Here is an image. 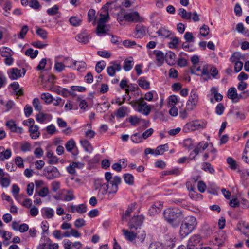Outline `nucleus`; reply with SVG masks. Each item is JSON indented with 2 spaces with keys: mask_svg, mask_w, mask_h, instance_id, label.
Here are the masks:
<instances>
[{
  "mask_svg": "<svg viewBox=\"0 0 249 249\" xmlns=\"http://www.w3.org/2000/svg\"><path fill=\"white\" fill-rule=\"evenodd\" d=\"M163 215L165 219L174 227L178 226L184 216L181 209L177 207L166 209Z\"/></svg>",
  "mask_w": 249,
  "mask_h": 249,
  "instance_id": "obj_1",
  "label": "nucleus"
},
{
  "mask_svg": "<svg viewBox=\"0 0 249 249\" xmlns=\"http://www.w3.org/2000/svg\"><path fill=\"white\" fill-rule=\"evenodd\" d=\"M115 4L114 2L107 3L102 8V11L100 14V17L98 25L97 26L96 33L98 36H101L105 34L108 30H106L105 23L107 22L109 19V16L108 12L109 5Z\"/></svg>",
  "mask_w": 249,
  "mask_h": 249,
  "instance_id": "obj_2",
  "label": "nucleus"
},
{
  "mask_svg": "<svg viewBox=\"0 0 249 249\" xmlns=\"http://www.w3.org/2000/svg\"><path fill=\"white\" fill-rule=\"evenodd\" d=\"M121 182V178L120 177L116 176L113 178V180L110 181L111 186H109V183H105L98 192L99 196H103L107 194L108 191V195L112 197L114 194L116 193L118 189V185Z\"/></svg>",
  "mask_w": 249,
  "mask_h": 249,
  "instance_id": "obj_3",
  "label": "nucleus"
},
{
  "mask_svg": "<svg viewBox=\"0 0 249 249\" xmlns=\"http://www.w3.org/2000/svg\"><path fill=\"white\" fill-rule=\"evenodd\" d=\"M197 225L196 218L192 216L186 217L180 225L179 234L182 237L189 235L196 228Z\"/></svg>",
  "mask_w": 249,
  "mask_h": 249,
  "instance_id": "obj_4",
  "label": "nucleus"
},
{
  "mask_svg": "<svg viewBox=\"0 0 249 249\" xmlns=\"http://www.w3.org/2000/svg\"><path fill=\"white\" fill-rule=\"evenodd\" d=\"M206 127V124L201 123L199 121L195 120L186 124L183 129L185 132L193 131L196 129L204 128Z\"/></svg>",
  "mask_w": 249,
  "mask_h": 249,
  "instance_id": "obj_5",
  "label": "nucleus"
},
{
  "mask_svg": "<svg viewBox=\"0 0 249 249\" xmlns=\"http://www.w3.org/2000/svg\"><path fill=\"white\" fill-rule=\"evenodd\" d=\"M199 97L196 90L191 91L189 99L187 102V110H192L194 109L198 102Z\"/></svg>",
  "mask_w": 249,
  "mask_h": 249,
  "instance_id": "obj_6",
  "label": "nucleus"
},
{
  "mask_svg": "<svg viewBox=\"0 0 249 249\" xmlns=\"http://www.w3.org/2000/svg\"><path fill=\"white\" fill-rule=\"evenodd\" d=\"M144 217L142 215H139L134 216L132 217L129 222V228L131 230H137L140 228V226L143 223Z\"/></svg>",
  "mask_w": 249,
  "mask_h": 249,
  "instance_id": "obj_7",
  "label": "nucleus"
},
{
  "mask_svg": "<svg viewBox=\"0 0 249 249\" xmlns=\"http://www.w3.org/2000/svg\"><path fill=\"white\" fill-rule=\"evenodd\" d=\"M201 242V237L199 235H194L188 240L187 249H196L197 246Z\"/></svg>",
  "mask_w": 249,
  "mask_h": 249,
  "instance_id": "obj_8",
  "label": "nucleus"
},
{
  "mask_svg": "<svg viewBox=\"0 0 249 249\" xmlns=\"http://www.w3.org/2000/svg\"><path fill=\"white\" fill-rule=\"evenodd\" d=\"M110 66L107 67V71L109 76H114L116 71H119L121 70V65L117 63L115 61L111 62Z\"/></svg>",
  "mask_w": 249,
  "mask_h": 249,
  "instance_id": "obj_9",
  "label": "nucleus"
},
{
  "mask_svg": "<svg viewBox=\"0 0 249 249\" xmlns=\"http://www.w3.org/2000/svg\"><path fill=\"white\" fill-rule=\"evenodd\" d=\"M126 21L131 22H142V18L140 17L138 12L126 13Z\"/></svg>",
  "mask_w": 249,
  "mask_h": 249,
  "instance_id": "obj_10",
  "label": "nucleus"
},
{
  "mask_svg": "<svg viewBox=\"0 0 249 249\" xmlns=\"http://www.w3.org/2000/svg\"><path fill=\"white\" fill-rule=\"evenodd\" d=\"M8 73L9 77L11 80H15L22 76L21 70L16 68L10 69Z\"/></svg>",
  "mask_w": 249,
  "mask_h": 249,
  "instance_id": "obj_11",
  "label": "nucleus"
},
{
  "mask_svg": "<svg viewBox=\"0 0 249 249\" xmlns=\"http://www.w3.org/2000/svg\"><path fill=\"white\" fill-rule=\"evenodd\" d=\"M145 34V27L140 24H137L135 27L134 35L137 38H142Z\"/></svg>",
  "mask_w": 249,
  "mask_h": 249,
  "instance_id": "obj_12",
  "label": "nucleus"
},
{
  "mask_svg": "<svg viewBox=\"0 0 249 249\" xmlns=\"http://www.w3.org/2000/svg\"><path fill=\"white\" fill-rule=\"evenodd\" d=\"M29 131L30 136L32 139H36L40 135L39 131V127L37 125H35L29 127Z\"/></svg>",
  "mask_w": 249,
  "mask_h": 249,
  "instance_id": "obj_13",
  "label": "nucleus"
},
{
  "mask_svg": "<svg viewBox=\"0 0 249 249\" xmlns=\"http://www.w3.org/2000/svg\"><path fill=\"white\" fill-rule=\"evenodd\" d=\"M227 96L229 98L232 100L239 99L243 98L241 94L239 95L237 94L236 89L234 87L230 88L229 89Z\"/></svg>",
  "mask_w": 249,
  "mask_h": 249,
  "instance_id": "obj_14",
  "label": "nucleus"
},
{
  "mask_svg": "<svg viewBox=\"0 0 249 249\" xmlns=\"http://www.w3.org/2000/svg\"><path fill=\"white\" fill-rule=\"evenodd\" d=\"M175 54L171 51L167 52L165 55V60L168 64L171 66L175 63Z\"/></svg>",
  "mask_w": 249,
  "mask_h": 249,
  "instance_id": "obj_15",
  "label": "nucleus"
},
{
  "mask_svg": "<svg viewBox=\"0 0 249 249\" xmlns=\"http://www.w3.org/2000/svg\"><path fill=\"white\" fill-rule=\"evenodd\" d=\"M154 54L156 57V60L158 62V65L160 66L165 60V56L163 53L160 50H155L154 51Z\"/></svg>",
  "mask_w": 249,
  "mask_h": 249,
  "instance_id": "obj_16",
  "label": "nucleus"
},
{
  "mask_svg": "<svg viewBox=\"0 0 249 249\" xmlns=\"http://www.w3.org/2000/svg\"><path fill=\"white\" fill-rule=\"evenodd\" d=\"M42 213L43 217L47 219L52 218L54 215V210L50 208H45L43 209Z\"/></svg>",
  "mask_w": 249,
  "mask_h": 249,
  "instance_id": "obj_17",
  "label": "nucleus"
},
{
  "mask_svg": "<svg viewBox=\"0 0 249 249\" xmlns=\"http://www.w3.org/2000/svg\"><path fill=\"white\" fill-rule=\"evenodd\" d=\"M76 40L84 44L87 43L89 41V36L85 33L79 34L75 36Z\"/></svg>",
  "mask_w": 249,
  "mask_h": 249,
  "instance_id": "obj_18",
  "label": "nucleus"
},
{
  "mask_svg": "<svg viewBox=\"0 0 249 249\" xmlns=\"http://www.w3.org/2000/svg\"><path fill=\"white\" fill-rule=\"evenodd\" d=\"M208 146V144L207 142L203 141L200 142L194 149L193 152L196 154V155H197L201 151V149L202 150H205Z\"/></svg>",
  "mask_w": 249,
  "mask_h": 249,
  "instance_id": "obj_19",
  "label": "nucleus"
},
{
  "mask_svg": "<svg viewBox=\"0 0 249 249\" xmlns=\"http://www.w3.org/2000/svg\"><path fill=\"white\" fill-rule=\"evenodd\" d=\"M178 14L183 19L186 20L190 19L192 16L191 12H187L185 9L182 8L178 10Z\"/></svg>",
  "mask_w": 249,
  "mask_h": 249,
  "instance_id": "obj_20",
  "label": "nucleus"
},
{
  "mask_svg": "<svg viewBox=\"0 0 249 249\" xmlns=\"http://www.w3.org/2000/svg\"><path fill=\"white\" fill-rule=\"evenodd\" d=\"M64 63L66 65V67L71 68L72 69H75L77 61L73 60L70 57L65 58L63 60Z\"/></svg>",
  "mask_w": 249,
  "mask_h": 249,
  "instance_id": "obj_21",
  "label": "nucleus"
},
{
  "mask_svg": "<svg viewBox=\"0 0 249 249\" xmlns=\"http://www.w3.org/2000/svg\"><path fill=\"white\" fill-rule=\"evenodd\" d=\"M210 69V65H206L203 67L202 70H201L199 75L206 76V77L204 78L205 80H207L211 78V75L209 74Z\"/></svg>",
  "mask_w": 249,
  "mask_h": 249,
  "instance_id": "obj_22",
  "label": "nucleus"
},
{
  "mask_svg": "<svg viewBox=\"0 0 249 249\" xmlns=\"http://www.w3.org/2000/svg\"><path fill=\"white\" fill-rule=\"evenodd\" d=\"M169 146L167 144L160 145L155 150V155H162L164 152L168 151Z\"/></svg>",
  "mask_w": 249,
  "mask_h": 249,
  "instance_id": "obj_23",
  "label": "nucleus"
},
{
  "mask_svg": "<svg viewBox=\"0 0 249 249\" xmlns=\"http://www.w3.org/2000/svg\"><path fill=\"white\" fill-rule=\"evenodd\" d=\"M80 143L85 150L89 153H91L93 148L90 143L86 140H83L80 141Z\"/></svg>",
  "mask_w": 249,
  "mask_h": 249,
  "instance_id": "obj_24",
  "label": "nucleus"
},
{
  "mask_svg": "<svg viewBox=\"0 0 249 249\" xmlns=\"http://www.w3.org/2000/svg\"><path fill=\"white\" fill-rule=\"evenodd\" d=\"M0 54L2 57H7L8 56H12L14 54V52L10 48L3 47L0 49Z\"/></svg>",
  "mask_w": 249,
  "mask_h": 249,
  "instance_id": "obj_25",
  "label": "nucleus"
},
{
  "mask_svg": "<svg viewBox=\"0 0 249 249\" xmlns=\"http://www.w3.org/2000/svg\"><path fill=\"white\" fill-rule=\"evenodd\" d=\"M59 175V173L58 169L56 167H53L50 171L48 172L47 178L52 179L58 177Z\"/></svg>",
  "mask_w": 249,
  "mask_h": 249,
  "instance_id": "obj_26",
  "label": "nucleus"
},
{
  "mask_svg": "<svg viewBox=\"0 0 249 249\" xmlns=\"http://www.w3.org/2000/svg\"><path fill=\"white\" fill-rule=\"evenodd\" d=\"M136 204L134 203L131 204L128 207L125 213L122 216V220H126L127 217L130 216V213L135 210Z\"/></svg>",
  "mask_w": 249,
  "mask_h": 249,
  "instance_id": "obj_27",
  "label": "nucleus"
},
{
  "mask_svg": "<svg viewBox=\"0 0 249 249\" xmlns=\"http://www.w3.org/2000/svg\"><path fill=\"white\" fill-rule=\"evenodd\" d=\"M124 235L125 236V238L130 241H133L136 237V235L133 231H129L128 230L123 229L122 230Z\"/></svg>",
  "mask_w": 249,
  "mask_h": 249,
  "instance_id": "obj_28",
  "label": "nucleus"
},
{
  "mask_svg": "<svg viewBox=\"0 0 249 249\" xmlns=\"http://www.w3.org/2000/svg\"><path fill=\"white\" fill-rule=\"evenodd\" d=\"M202 169L205 172L213 174L215 172V170L212 166L211 164L208 162H204L202 164Z\"/></svg>",
  "mask_w": 249,
  "mask_h": 249,
  "instance_id": "obj_29",
  "label": "nucleus"
},
{
  "mask_svg": "<svg viewBox=\"0 0 249 249\" xmlns=\"http://www.w3.org/2000/svg\"><path fill=\"white\" fill-rule=\"evenodd\" d=\"M244 56L241 54L239 52H235L233 53L230 58V61L231 62H235L237 61H241L240 60L243 59Z\"/></svg>",
  "mask_w": 249,
  "mask_h": 249,
  "instance_id": "obj_30",
  "label": "nucleus"
},
{
  "mask_svg": "<svg viewBox=\"0 0 249 249\" xmlns=\"http://www.w3.org/2000/svg\"><path fill=\"white\" fill-rule=\"evenodd\" d=\"M12 152L10 149H5L0 153V159L1 160H4L5 159H8L11 157Z\"/></svg>",
  "mask_w": 249,
  "mask_h": 249,
  "instance_id": "obj_31",
  "label": "nucleus"
},
{
  "mask_svg": "<svg viewBox=\"0 0 249 249\" xmlns=\"http://www.w3.org/2000/svg\"><path fill=\"white\" fill-rule=\"evenodd\" d=\"M226 240V236L223 231L220 232L218 233V236L215 237V240L217 242L218 245H222Z\"/></svg>",
  "mask_w": 249,
  "mask_h": 249,
  "instance_id": "obj_32",
  "label": "nucleus"
},
{
  "mask_svg": "<svg viewBox=\"0 0 249 249\" xmlns=\"http://www.w3.org/2000/svg\"><path fill=\"white\" fill-rule=\"evenodd\" d=\"M47 157L49 159L48 163L51 164H54L58 162V158L53 153L49 151L47 153Z\"/></svg>",
  "mask_w": 249,
  "mask_h": 249,
  "instance_id": "obj_33",
  "label": "nucleus"
},
{
  "mask_svg": "<svg viewBox=\"0 0 249 249\" xmlns=\"http://www.w3.org/2000/svg\"><path fill=\"white\" fill-rule=\"evenodd\" d=\"M13 90L16 92V94L18 95H22L23 92L22 89L18 90L19 88L18 83L17 82H14L10 85Z\"/></svg>",
  "mask_w": 249,
  "mask_h": 249,
  "instance_id": "obj_34",
  "label": "nucleus"
},
{
  "mask_svg": "<svg viewBox=\"0 0 249 249\" xmlns=\"http://www.w3.org/2000/svg\"><path fill=\"white\" fill-rule=\"evenodd\" d=\"M139 85L142 88L148 89L150 88V83L145 80L143 77H141L138 81Z\"/></svg>",
  "mask_w": 249,
  "mask_h": 249,
  "instance_id": "obj_35",
  "label": "nucleus"
},
{
  "mask_svg": "<svg viewBox=\"0 0 249 249\" xmlns=\"http://www.w3.org/2000/svg\"><path fill=\"white\" fill-rule=\"evenodd\" d=\"M95 11L94 9H90L88 12V21L90 22L93 20V24H95L96 18H95Z\"/></svg>",
  "mask_w": 249,
  "mask_h": 249,
  "instance_id": "obj_36",
  "label": "nucleus"
},
{
  "mask_svg": "<svg viewBox=\"0 0 249 249\" xmlns=\"http://www.w3.org/2000/svg\"><path fill=\"white\" fill-rule=\"evenodd\" d=\"M38 53V50H36L34 51L32 48L27 49L25 53L26 55L30 56L31 58L34 59L36 58Z\"/></svg>",
  "mask_w": 249,
  "mask_h": 249,
  "instance_id": "obj_37",
  "label": "nucleus"
},
{
  "mask_svg": "<svg viewBox=\"0 0 249 249\" xmlns=\"http://www.w3.org/2000/svg\"><path fill=\"white\" fill-rule=\"evenodd\" d=\"M106 63L104 61H101L98 62L95 66L96 71L98 73H100L105 69L106 67Z\"/></svg>",
  "mask_w": 249,
  "mask_h": 249,
  "instance_id": "obj_38",
  "label": "nucleus"
},
{
  "mask_svg": "<svg viewBox=\"0 0 249 249\" xmlns=\"http://www.w3.org/2000/svg\"><path fill=\"white\" fill-rule=\"evenodd\" d=\"M41 98L47 104H50L53 101L52 96L49 93H44L41 95Z\"/></svg>",
  "mask_w": 249,
  "mask_h": 249,
  "instance_id": "obj_39",
  "label": "nucleus"
},
{
  "mask_svg": "<svg viewBox=\"0 0 249 249\" xmlns=\"http://www.w3.org/2000/svg\"><path fill=\"white\" fill-rule=\"evenodd\" d=\"M142 137L139 133H136L131 136V141L135 143H139L142 142Z\"/></svg>",
  "mask_w": 249,
  "mask_h": 249,
  "instance_id": "obj_40",
  "label": "nucleus"
},
{
  "mask_svg": "<svg viewBox=\"0 0 249 249\" xmlns=\"http://www.w3.org/2000/svg\"><path fill=\"white\" fill-rule=\"evenodd\" d=\"M160 211V207L156 204H153L149 209L148 213L151 215H155Z\"/></svg>",
  "mask_w": 249,
  "mask_h": 249,
  "instance_id": "obj_41",
  "label": "nucleus"
},
{
  "mask_svg": "<svg viewBox=\"0 0 249 249\" xmlns=\"http://www.w3.org/2000/svg\"><path fill=\"white\" fill-rule=\"evenodd\" d=\"M159 36H162L165 37H168L170 35V32L169 30L165 28H161L156 32Z\"/></svg>",
  "mask_w": 249,
  "mask_h": 249,
  "instance_id": "obj_42",
  "label": "nucleus"
},
{
  "mask_svg": "<svg viewBox=\"0 0 249 249\" xmlns=\"http://www.w3.org/2000/svg\"><path fill=\"white\" fill-rule=\"evenodd\" d=\"M33 106L35 109L37 111L40 112L42 110V106L40 104L39 99L37 98L34 99L33 101Z\"/></svg>",
  "mask_w": 249,
  "mask_h": 249,
  "instance_id": "obj_43",
  "label": "nucleus"
},
{
  "mask_svg": "<svg viewBox=\"0 0 249 249\" xmlns=\"http://www.w3.org/2000/svg\"><path fill=\"white\" fill-rule=\"evenodd\" d=\"M127 107L124 106H122L119 108L116 112V116L119 117H124L125 116Z\"/></svg>",
  "mask_w": 249,
  "mask_h": 249,
  "instance_id": "obj_44",
  "label": "nucleus"
},
{
  "mask_svg": "<svg viewBox=\"0 0 249 249\" xmlns=\"http://www.w3.org/2000/svg\"><path fill=\"white\" fill-rule=\"evenodd\" d=\"M124 178L126 183L132 185L134 183V177L130 174H125L124 175Z\"/></svg>",
  "mask_w": 249,
  "mask_h": 249,
  "instance_id": "obj_45",
  "label": "nucleus"
},
{
  "mask_svg": "<svg viewBox=\"0 0 249 249\" xmlns=\"http://www.w3.org/2000/svg\"><path fill=\"white\" fill-rule=\"evenodd\" d=\"M5 125L11 132H15L17 125L14 120H11L7 121Z\"/></svg>",
  "mask_w": 249,
  "mask_h": 249,
  "instance_id": "obj_46",
  "label": "nucleus"
},
{
  "mask_svg": "<svg viewBox=\"0 0 249 249\" xmlns=\"http://www.w3.org/2000/svg\"><path fill=\"white\" fill-rule=\"evenodd\" d=\"M132 62L133 60L130 59H126L124 61L123 68L125 71H129L132 68Z\"/></svg>",
  "mask_w": 249,
  "mask_h": 249,
  "instance_id": "obj_47",
  "label": "nucleus"
},
{
  "mask_svg": "<svg viewBox=\"0 0 249 249\" xmlns=\"http://www.w3.org/2000/svg\"><path fill=\"white\" fill-rule=\"evenodd\" d=\"M75 146V142L73 139H71L65 144V147L67 150L69 152H71Z\"/></svg>",
  "mask_w": 249,
  "mask_h": 249,
  "instance_id": "obj_48",
  "label": "nucleus"
},
{
  "mask_svg": "<svg viewBox=\"0 0 249 249\" xmlns=\"http://www.w3.org/2000/svg\"><path fill=\"white\" fill-rule=\"evenodd\" d=\"M65 67L66 66L64 63L62 62H55L54 68L56 71L58 72H60L65 69Z\"/></svg>",
  "mask_w": 249,
  "mask_h": 249,
  "instance_id": "obj_49",
  "label": "nucleus"
},
{
  "mask_svg": "<svg viewBox=\"0 0 249 249\" xmlns=\"http://www.w3.org/2000/svg\"><path fill=\"white\" fill-rule=\"evenodd\" d=\"M183 145L188 149H192L193 148L192 140L190 138L185 139L183 142Z\"/></svg>",
  "mask_w": 249,
  "mask_h": 249,
  "instance_id": "obj_50",
  "label": "nucleus"
},
{
  "mask_svg": "<svg viewBox=\"0 0 249 249\" xmlns=\"http://www.w3.org/2000/svg\"><path fill=\"white\" fill-rule=\"evenodd\" d=\"M28 30H29V29H28V26H27V25L23 26L22 27L20 32L18 35V38H21V39H23L25 37Z\"/></svg>",
  "mask_w": 249,
  "mask_h": 249,
  "instance_id": "obj_51",
  "label": "nucleus"
},
{
  "mask_svg": "<svg viewBox=\"0 0 249 249\" xmlns=\"http://www.w3.org/2000/svg\"><path fill=\"white\" fill-rule=\"evenodd\" d=\"M69 21L71 24L73 26H77L79 25L81 22V20L76 17H71Z\"/></svg>",
  "mask_w": 249,
  "mask_h": 249,
  "instance_id": "obj_52",
  "label": "nucleus"
},
{
  "mask_svg": "<svg viewBox=\"0 0 249 249\" xmlns=\"http://www.w3.org/2000/svg\"><path fill=\"white\" fill-rule=\"evenodd\" d=\"M197 65L198 64L193 65L190 68V72L193 74L199 75L201 70L200 67Z\"/></svg>",
  "mask_w": 249,
  "mask_h": 249,
  "instance_id": "obj_53",
  "label": "nucleus"
},
{
  "mask_svg": "<svg viewBox=\"0 0 249 249\" xmlns=\"http://www.w3.org/2000/svg\"><path fill=\"white\" fill-rule=\"evenodd\" d=\"M227 161L231 169L235 170L237 168V165L236 161L233 158L228 157L227 159Z\"/></svg>",
  "mask_w": 249,
  "mask_h": 249,
  "instance_id": "obj_54",
  "label": "nucleus"
},
{
  "mask_svg": "<svg viewBox=\"0 0 249 249\" xmlns=\"http://www.w3.org/2000/svg\"><path fill=\"white\" fill-rule=\"evenodd\" d=\"M36 34L44 39L47 37V32L43 29L38 28L36 31Z\"/></svg>",
  "mask_w": 249,
  "mask_h": 249,
  "instance_id": "obj_55",
  "label": "nucleus"
},
{
  "mask_svg": "<svg viewBox=\"0 0 249 249\" xmlns=\"http://www.w3.org/2000/svg\"><path fill=\"white\" fill-rule=\"evenodd\" d=\"M151 110V107L150 105L144 106L143 107H141L140 109H138V111L140 112H142L145 115H148Z\"/></svg>",
  "mask_w": 249,
  "mask_h": 249,
  "instance_id": "obj_56",
  "label": "nucleus"
},
{
  "mask_svg": "<svg viewBox=\"0 0 249 249\" xmlns=\"http://www.w3.org/2000/svg\"><path fill=\"white\" fill-rule=\"evenodd\" d=\"M209 33V27L204 24L200 29V34L203 36H206Z\"/></svg>",
  "mask_w": 249,
  "mask_h": 249,
  "instance_id": "obj_57",
  "label": "nucleus"
},
{
  "mask_svg": "<svg viewBox=\"0 0 249 249\" xmlns=\"http://www.w3.org/2000/svg\"><path fill=\"white\" fill-rule=\"evenodd\" d=\"M126 13H124V10H121V11L117 15V20L120 24L124 20L126 21Z\"/></svg>",
  "mask_w": 249,
  "mask_h": 249,
  "instance_id": "obj_58",
  "label": "nucleus"
},
{
  "mask_svg": "<svg viewBox=\"0 0 249 249\" xmlns=\"http://www.w3.org/2000/svg\"><path fill=\"white\" fill-rule=\"evenodd\" d=\"M29 6L35 10L39 9L40 7V5L37 0H30Z\"/></svg>",
  "mask_w": 249,
  "mask_h": 249,
  "instance_id": "obj_59",
  "label": "nucleus"
},
{
  "mask_svg": "<svg viewBox=\"0 0 249 249\" xmlns=\"http://www.w3.org/2000/svg\"><path fill=\"white\" fill-rule=\"evenodd\" d=\"M184 37L187 42H194L195 41V37L191 32H186Z\"/></svg>",
  "mask_w": 249,
  "mask_h": 249,
  "instance_id": "obj_60",
  "label": "nucleus"
},
{
  "mask_svg": "<svg viewBox=\"0 0 249 249\" xmlns=\"http://www.w3.org/2000/svg\"><path fill=\"white\" fill-rule=\"evenodd\" d=\"M58 6L55 5L53 6V7L48 9L47 10V13L49 15L53 16L58 13Z\"/></svg>",
  "mask_w": 249,
  "mask_h": 249,
  "instance_id": "obj_61",
  "label": "nucleus"
},
{
  "mask_svg": "<svg viewBox=\"0 0 249 249\" xmlns=\"http://www.w3.org/2000/svg\"><path fill=\"white\" fill-rule=\"evenodd\" d=\"M136 237L139 239L141 242H142L146 237V234L145 231L143 230L139 231L137 233H136Z\"/></svg>",
  "mask_w": 249,
  "mask_h": 249,
  "instance_id": "obj_62",
  "label": "nucleus"
},
{
  "mask_svg": "<svg viewBox=\"0 0 249 249\" xmlns=\"http://www.w3.org/2000/svg\"><path fill=\"white\" fill-rule=\"evenodd\" d=\"M178 43V38L174 37L172 38L171 41L169 42V47L170 48L175 49L177 47V45Z\"/></svg>",
  "mask_w": 249,
  "mask_h": 249,
  "instance_id": "obj_63",
  "label": "nucleus"
},
{
  "mask_svg": "<svg viewBox=\"0 0 249 249\" xmlns=\"http://www.w3.org/2000/svg\"><path fill=\"white\" fill-rule=\"evenodd\" d=\"M74 198L73 195V192L72 190H68L65 196L64 199L66 201H70L73 200Z\"/></svg>",
  "mask_w": 249,
  "mask_h": 249,
  "instance_id": "obj_64",
  "label": "nucleus"
}]
</instances>
